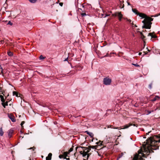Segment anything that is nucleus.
Instances as JSON below:
<instances>
[{
	"mask_svg": "<svg viewBox=\"0 0 160 160\" xmlns=\"http://www.w3.org/2000/svg\"><path fill=\"white\" fill-rule=\"evenodd\" d=\"M144 143H145L143 144V148L138 150V154L135 155L133 160H143L142 157H146L143 152L148 155L150 153L154 152L153 150L158 149L159 143H160V134L150 137L146 140V142Z\"/></svg>",
	"mask_w": 160,
	"mask_h": 160,
	"instance_id": "obj_1",
	"label": "nucleus"
},
{
	"mask_svg": "<svg viewBox=\"0 0 160 160\" xmlns=\"http://www.w3.org/2000/svg\"><path fill=\"white\" fill-rule=\"evenodd\" d=\"M82 148L83 151L80 150H78L81 155H82V156L84 157H86V156H87L88 153H89L90 151L91 150H90L89 148L88 147H77L76 148V150L77 151L78 148Z\"/></svg>",
	"mask_w": 160,
	"mask_h": 160,
	"instance_id": "obj_2",
	"label": "nucleus"
},
{
	"mask_svg": "<svg viewBox=\"0 0 160 160\" xmlns=\"http://www.w3.org/2000/svg\"><path fill=\"white\" fill-rule=\"evenodd\" d=\"M112 16L114 17H118L119 21H121L122 19V18L123 15L121 13V12H116L112 14Z\"/></svg>",
	"mask_w": 160,
	"mask_h": 160,
	"instance_id": "obj_3",
	"label": "nucleus"
},
{
	"mask_svg": "<svg viewBox=\"0 0 160 160\" xmlns=\"http://www.w3.org/2000/svg\"><path fill=\"white\" fill-rule=\"evenodd\" d=\"M103 84L105 85H109L111 83L112 80L107 77L104 78L103 80Z\"/></svg>",
	"mask_w": 160,
	"mask_h": 160,
	"instance_id": "obj_4",
	"label": "nucleus"
},
{
	"mask_svg": "<svg viewBox=\"0 0 160 160\" xmlns=\"http://www.w3.org/2000/svg\"><path fill=\"white\" fill-rule=\"evenodd\" d=\"M152 23L151 22L147 21V26H142V28H144L146 29H150L151 27V25Z\"/></svg>",
	"mask_w": 160,
	"mask_h": 160,
	"instance_id": "obj_5",
	"label": "nucleus"
},
{
	"mask_svg": "<svg viewBox=\"0 0 160 160\" xmlns=\"http://www.w3.org/2000/svg\"><path fill=\"white\" fill-rule=\"evenodd\" d=\"M132 125H133L134 126H136V127H137V126H138V125H136L135 124H133V123H128V124L125 125H124V128H121L120 129H126V128H128L129 127H130V126H132Z\"/></svg>",
	"mask_w": 160,
	"mask_h": 160,
	"instance_id": "obj_6",
	"label": "nucleus"
},
{
	"mask_svg": "<svg viewBox=\"0 0 160 160\" xmlns=\"http://www.w3.org/2000/svg\"><path fill=\"white\" fill-rule=\"evenodd\" d=\"M7 115L8 118L11 120L12 122H15L14 117L12 114L8 113Z\"/></svg>",
	"mask_w": 160,
	"mask_h": 160,
	"instance_id": "obj_7",
	"label": "nucleus"
},
{
	"mask_svg": "<svg viewBox=\"0 0 160 160\" xmlns=\"http://www.w3.org/2000/svg\"><path fill=\"white\" fill-rule=\"evenodd\" d=\"M138 15L140 17L142 18H145L146 19L147 16L145 14L139 12L138 14Z\"/></svg>",
	"mask_w": 160,
	"mask_h": 160,
	"instance_id": "obj_8",
	"label": "nucleus"
},
{
	"mask_svg": "<svg viewBox=\"0 0 160 160\" xmlns=\"http://www.w3.org/2000/svg\"><path fill=\"white\" fill-rule=\"evenodd\" d=\"M98 147V145L95 146H89L88 147L89 148L90 150H91V148L94 149V151H96V150L97 149V148Z\"/></svg>",
	"mask_w": 160,
	"mask_h": 160,
	"instance_id": "obj_9",
	"label": "nucleus"
},
{
	"mask_svg": "<svg viewBox=\"0 0 160 160\" xmlns=\"http://www.w3.org/2000/svg\"><path fill=\"white\" fill-rule=\"evenodd\" d=\"M52 154L51 153H50L48 154V156L46 158V160H50L51 159Z\"/></svg>",
	"mask_w": 160,
	"mask_h": 160,
	"instance_id": "obj_10",
	"label": "nucleus"
},
{
	"mask_svg": "<svg viewBox=\"0 0 160 160\" xmlns=\"http://www.w3.org/2000/svg\"><path fill=\"white\" fill-rule=\"evenodd\" d=\"M148 36H151V38H157V36L155 35H152V33H148Z\"/></svg>",
	"mask_w": 160,
	"mask_h": 160,
	"instance_id": "obj_11",
	"label": "nucleus"
},
{
	"mask_svg": "<svg viewBox=\"0 0 160 160\" xmlns=\"http://www.w3.org/2000/svg\"><path fill=\"white\" fill-rule=\"evenodd\" d=\"M13 132V130L10 129L8 133V135L9 137L10 138L12 137V134Z\"/></svg>",
	"mask_w": 160,
	"mask_h": 160,
	"instance_id": "obj_12",
	"label": "nucleus"
},
{
	"mask_svg": "<svg viewBox=\"0 0 160 160\" xmlns=\"http://www.w3.org/2000/svg\"><path fill=\"white\" fill-rule=\"evenodd\" d=\"M153 19L147 16L146 18V20L147 21L151 22L153 20Z\"/></svg>",
	"mask_w": 160,
	"mask_h": 160,
	"instance_id": "obj_13",
	"label": "nucleus"
},
{
	"mask_svg": "<svg viewBox=\"0 0 160 160\" xmlns=\"http://www.w3.org/2000/svg\"><path fill=\"white\" fill-rule=\"evenodd\" d=\"M13 95H15L17 97H20V93H18L17 92L13 91Z\"/></svg>",
	"mask_w": 160,
	"mask_h": 160,
	"instance_id": "obj_14",
	"label": "nucleus"
},
{
	"mask_svg": "<svg viewBox=\"0 0 160 160\" xmlns=\"http://www.w3.org/2000/svg\"><path fill=\"white\" fill-rule=\"evenodd\" d=\"M108 128H112L119 129V127H113L112 125H108Z\"/></svg>",
	"mask_w": 160,
	"mask_h": 160,
	"instance_id": "obj_15",
	"label": "nucleus"
},
{
	"mask_svg": "<svg viewBox=\"0 0 160 160\" xmlns=\"http://www.w3.org/2000/svg\"><path fill=\"white\" fill-rule=\"evenodd\" d=\"M159 98H160V97L158 96H156L153 99H152L151 100V101L152 102H154V101H156L158 99H159Z\"/></svg>",
	"mask_w": 160,
	"mask_h": 160,
	"instance_id": "obj_16",
	"label": "nucleus"
},
{
	"mask_svg": "<svg viewBox=\"0 0 160 160\" xmlns=\"http://www.w3.org/2000/svg\"><path fill=\"white\" fill-rule=\"evenodd\" d=\"M85 132H86L87 134L88 135L91 137H93V134L92 133L89 132H88V131H86Z\"/></svg>",
	"mask_w": 160,
	"mask_h": 160,
	"instance_id": "obj_17",
	"label": "nucleus"
},
{
	"mask_svg": "<svg viewBox=\"0 0 160 160\" xmlns=\"http://www.w3.org/2000/svg\"><path fill=\"white\" fill-rule=\"evenodd\" d=\"M132 12L135 13V14L138 15V14L139 13V12H138V11L136 9H134L132 8Z\"/></svg>",
	"mask_w": 160,
	"mask_h": 160,
	"instance_id": "obj_18",
	"label": "nucleus"
},
{
	"mask_svg": "<svg viewBox=\"0 0 160 160\" xmlns=\"http://www.w3.org/2000/svg\"><path fill=\"white\" fill-rule=\"evenodd\" d=\"M68 154H69V153L68 152H64L63 154V155L64 157V158H66V157H67Z\"/></svg>",
	"mask_w": 160,
	"mask_h": 160,
	"instance_id": "obj_19",
	"label": "nucleus"
},
{
	"mask_svg": "<svg viewBox=\"0 0 160 160\" xmlns=\"http://www.w3.org/2000/svg\"><path fill=\"white\" fill-rule=\"evenodd\" d=\"M142 23H143V25L142 26H146L147 24V21L146 20V19H145L142 21Z\"/></svg>",
	"mask_w": 160,
	"mask_h": 160,
	"instance_id": "obj_20",
	"label": "nucleus"
},
{
	"mask_svg": "<svg viewBox=\"0 0 160 160\" xmlns=\"http://www.w3.org/2000/svg\"><path fill=\"white\" fill-rule=\"evenodd\" d=\"M25 123V122L24 121H22L21 123V128L22 129H23L24 126H23V125Z\"/></svg>",
	"mask_w": 160,
	"mask_h": 160,
	"instance_id": "obj_21",
	"label": "nucleus"
},
{
	"mask_svg": "<svg viewBox=\"0 0 160 160\" xmlns=\"http://www.w3.org/2000/svg\"><path fill=\"white\" fill-rule=\"evenodd\" d=\"M3 134V132L2 131V128L1 127L0 128V135L2 136Z\"/></svg>",
	"mask_w": 160,
	"mask_h": 160,
	"instance_id": "obj_22",
	"label": "nucleus"
},
{
	"mask_svg": "<svg viewBox=\"0 0 160 160\" xmlns=\"http://www.w3.org/2000/svg\"><path fill=\"white\" fill-rule=\"evenodd\" d=\"M8 55L9 56H12L13 55L12 52L10 51H8Z\"/></svg>",
	"mask_w": 160,
	"mask_h": 160,
	"instance_id": "obj_23",
	"label": "nucleus"
},
{
	"mask_svg": "<svg viewBox=\"0 0 160 160\" xmlns=\"http://www.w3.org/2000/svg\"><path fill=\"white\" fill-rule=\"evenodd\" d=\"M46 58V57H44L42 55H41L40 56L39 58L40 60H43Z\"/></svg>",
	"mask_w": 160,
	"mask_h": 160,
	"instance_id": "obj_24",
	"label": "nucleus"
},
{
	"mask_svg": "<svg viewBox=\"0 0 160 160\" xmlns=\"http://www.w3.org/2000/svg\"><path fill=\"white\" fill-rule=\"evenodd\" d=\"M120 7L121 8H123L124 7V4L123 3H122L121 2V1H120Z\"/></svg>",
	"mask_w": 160,
	"mask_h": 160,
	"instance_id": "obj_25",
	"label": "nucleus"
},
{
	"mask_svg": "<svg viewBox=\"0 0 160 160\" xmlns=\"http://www.w3.org/2000/svg\"><path fill=\"white\" fill-rule=\"evenodd\" d=\"M73 147H74V146H72V147L71 148H70V149L69 150L68 152H69V153L71 152L72 151H73Z\"/></svg>",
	"mask_w": 160,
	"mask_h": 160,
	"instance_id": "obj_26",
	"label": "nucleus"
},
{
	"mask_svg": "<svg viewBox=\"0 0 160 160\" xmlns=\"http://www.w3.org/2000/svg\"><path fill=\"white\" fill-rule=\"evenodd\" d=\"M152 83L151 82L150 84H149V85H148V88L150 89H152Z\"/></svg>",
	"mask_w": 160,
	"mask_h": 160,
	"instance_id": "obj_27",
	"label": "nucleus"
},
{
	"mask_svg": "<svg viewBox=\"0 0 160 160\" xmlns=\"http://www.w3.org/2000/svg\"><path fill=\"white\" fill-rule=\"evenodd\" d=\"M112 54V53H110V54ZM111 55H110V54H109L108 53H107V54L106 55H105L104 56V57H111Z\"/></svg>",
	"mask_w": 160,
	"mask_h": 160,
	"instance_id": "obj_28",
	"label": "nucleus"
},
{
	"mask_svg": "<svg viewBox=\"0 0 160 160\" xmlns=\"http://www.w3.org/2000/svg\"><path fill=\"white\" fill-rule=\"evenodd\" d=\"M100 142V145H102V143L103 142L102 141L101 142V141H99V142H97L96 143V144H98Z\"/></svg>",
	"mask_w": 160,
	"mask_h": 160,
	"instance_id": "obj_29",
	"label": "nucleus"
},
{
	"mask_svg": "<svg viewBox=\"0 0 160 160\" xmlns=\"http://www.w3.org/2000/svg\"><path fill=\"white\" fill-rule=\"evenodd\" d=\"M7 24L10 25L12 26V25L13 23L10 21H9L8 22V23Z\"/></svg>",
	"mask_w": 160,
	"mask_h": 160,
	"instance_id": "obj_30",
	"label": "nucleus"
},
{
	"mask_svg": "<svg viewBox=\"0 0 160 160\" xmlns=\"http://www.w3.org/2000/svg\"><path fill=\"white\" fill-rule=\"evenodd\" d=\"M22 95L21 94L20 98H21V99L22 100L21 102V105H22V99H23V101L24 102L25 101V100H24V99H22Z\"/></svg>",
	"mask_w": 160,
	"mask_h": 160,
	"instance_id": "obj_31",
	"label": "nucleus"
},
{
	"mask_svg": "<svg viewBox=\"0 0 160 160\" xmlns=\"http://www.w3.org/2000/svg\"><path fill=\"white\" fill-rule=\"evenodd\" d=\"M132 65H133L135 66H136V67H140L139 65L137 63H136V64L132 63Z\"/></svg>",
	"mask_w": 160,
	"mask_h": 160,
	"instance_id": "obj_32",
	"label": "nucleus"
},
{
	"mask_svg": "<svg viewBox=\"0 0 160 160\" xmlns=\"http://www.w3.org/2000/svg\"><path fill=\"white\" fill-rule=\"evenodd\" d=\"M91 153L90 152V153H88V154H87V159H88V158L89 157V156L91 155Z\"/></svg>",
	"mask_w": 160,
	"mask_h": 160,
	"instance_id": "obj_33",
	"label": "nucleus"
},
{
	"mask_svg": "<svg viewBox=\"0 0 160 160\" xmlns=\"http://www.w3.org/2000/svg\"><path fill=\"white\" fill-rule=\"evenodd\" d=\"M159 15H160V14H156V15H152L151 16V17H158V16Z\"/></svg>",
	"mask_w": 160,
	"mask_h": 160,
	"instance_id": "obj_34",
	"label": "nucleus"
},
{
	"mask_svg": "<svg viewBox=\"0 0 160 160\" xmlns=\"http://www.w3.org/2000/svg\"><path fill=\"white\" fill-rule=\"evenodd\" d=\"M59 157L60 158H64V156L63 155H59Z\"/></svg>",
	"mask_w": 160,
	"mask_h": 160,
	"instance_id": "obj_35",
	"label": "nucleus"
},
{
	"mask_svg": "<svg viewBox=\"0 0 160 160\" xmlns=\"http://www.w3.org/2000/svg\"><path fill=\"white\" fill-rule=\"evenodd\" d=\"M141 38L142 39H143L145 38V37L143 34L141 36Z\"/></svg>",
	"mask_w": 160,
	"mask_h": 160,
	"instance_id": "obj_36",
	"label": "nucleus"
},
{
	"mask_svg": "<svg viewBox=\"0 0 160 160\" xmlns=\"http://www.w3.org/2000/svg\"><path fill=\"white\" fill-rule=\"evenodd\" d=\"M36 149V148H35V147H32H32H31V148H29V149H32V150H33V151H34V149Z\"/></svg>",
	"mask_w": 160,
	"mask_h": 160,
	"instance_id": "obj_37",
	"label": "nucleus"
},
{
	"mask_svg": "<svg viewBox=\"0 0 160 160\" xmlns=\"http://www.w3.org/2000/svg\"><path fill=\"white\" fill-rule=\"evenodd\" d=\"M1 101L2 102V103H4V102L5 101V100L4 99V98H3V99L1 100Z\"/></svg>",
	"mask_w": 160,
	"mask_h": 160,
	"instance_id": "obj_38",
	"label": "nucleus"
},
{
	"mask_svg": "<svg viewBox=\"0 0 160 160\" xmlns=\"http://www.w3.org/2000/svg\"><path fill=\"white\" fill-rule=\"evenodd\" d=\"M81 14L82 16H84L87 15L85 13H82Z\"/></svg>",
	"mask_w": 160,
	"mask_h": 160,
	"instance_id": "obj_39",
	"label": "nucleus"
},
{
	"mask_svg": "<svg viewBox=\"0 0 160 160\" xmlns=\"http://www.w3.org/2000/svg\"><path fill=\"white\" fill-rule=\"evenodd\" d=\"M2 106L4 107V108H5V104L4 103H2Z\"/></svg>",
	"mask_w": 160,
	"mask_h": 160,
	"instance_id": "obj_40",
	"label": "nucleus"
},
{
	"mask_svg": "<svg viewBox=\"0 0 160 160\" xmlns=\"http://www.w3.org/2000/svg\"><path fill=\"white\" fill-rule=\"evenodd\" d=\"M132 27H134V26L135 27H137V25H136L134 24H133V22L132 23Z\"/></svg>",
	"mask_w": 160,
	"mask_h": 160,
	"instance_id": "obj_41",
	"label": "nucleus"
},
{
	"mask_svg": "<svg viewBox=\"0 0 160 160\" xmlns=\"http://www.w3.org/2000/svg\"><path fill=\"white\" fill-rule=\"evenodd\" d=\"M8 102L6 101V102H4L6 106H8Z\"/></svg>",
	"mask_w": 160,
	"mask_h": 160,
	"instance_id": "obj_42",
	"label": "nucleus"
},
{
	"mask_svg": "<svg viewBox=\"0 0 160 160\" xmlns=\"http://www.w3.org/2000/svg\"><path fill=\"white\" fill-rule=\"evenodd\" d=\"M0 98H1V100H2V99H3L4 98L3 96L2 95H0Z\"/></svg>",
	"mask_w": 160,
	"mask_h": 160,
	"instance_id": "obj_43",
	"label": "nucleus"
},
{
	"mask_svg": "<svg viewBox=\"0 0 160 160\" xmlns=\"http://www.w3.org/2000/svg\"><path fill=\"white\" fill-rule=\"evenodd\" d=\"M59 4L62 7L63 5V3L62 2H60L59 3Z\"/></svg>",
	"mask_w": 160,
	"mask_h": 160,
	"instance_id": "obj_44",
	"label": "nucleus"
},
{
	"mask_svg": "<svg viewBox=\"0 0 160 160\" xmlns=\"http://www.w3.org/2000/svg\"><path fill=\"white\" fill-rule=\"evenodd\" d=\"M0 69H1L2 70H1V72L2 73L3 69H2V68L1 67V66L0 65Z\"/></svg>",
	"mask_w": 160,
	"mask_h": 160,
	"instance_id": "obj_45",
	"label": "nucleus"
},
{
	"mask_svg": "<svg viewBox=\"0 0 160 160\" xmlns=\"http://www.w3.org/2000/svg\"><path fill=\"white\" fill-rule=\"evenodd\" d=\"M143 52L144 53V54L143 55V56H144L145 55H146L148 54V52Z\"/></svg>",
	"mask_w": 160,
	"mask_h": 160,
	"instance_id": "obj_46",
	"label": "nucleus"
},
{
	"mask_svg": "<svg viewBox=\"0 0 160 160\" xmlns=\"http://www.w3.org/2000/svg\"><path fill=\"white\" fill-rule=\"evenodd\" d=\"M20 132H21V137H22V138H23V137H22V136L21 135V134L23 132H22V130L21 129V131H20Z\"/></svg>",
	"mask_w": 160,
	"mask_h": 160,
	"instance_id": "obj_47",
	"label": "nucleus"
},
{
	"mask_svg": "<svg viewBox=\"0 0 160 160\" xmlns=\"http://www.w3.org/2000/svg\"><path fill=\"white\" fill-rule=\"evenodd\" d=\"M127 21L129 22H131V21L130 19H127Z\"/></svg>",
	"mask_w": 160,
	"mask_h": 160,
	"instance_id": "obj_48",
	"label": "nucleus"
},
{
	"mask_svg": "<svg viewBox=\"0 0 160 160\" xmlns=\"http://www.w3.org/2000/svg\"><path fill=\"white\" fill-rule=\"evenodd\" d=\"M151 132V131H150V132H148V133H146V135H148V134H149V133H150Z\"/></svg>",
	"mask_w": 160,
	"mask_h": 160,
	"instance_id": "obj_49",
	"label": "nucleus"
},
{
	"mask_svg": "<svg viewBox=\"0 0 160 160\" xmlns=\"http://www.w3.org/2000/svg\"><path fill=\"white\" fill-rule=\"evenodd\" d=\"M65 159H67V160H69V159H70V158H67L66 157V158H65Z\"/></svg>",
	"mask_w": 160,
	"mask_h": 160,
	"instance_id": "obj_50",
	"label": "nucleus"
},
{
	"mask_svg": "<svg viewBox=\"0 0 160 160\" xmlns=\"http://www.w3.org/2000/svg\"><path fill=\"white\" fill-rule=\"evenodd\" d=\"M108 16V14H105V16H104V18H105V17H107V16Z\"/></svg>",
	"mask_w": 160,
	"mask_h": 160,
	"instance_id": "obj_51",
	"label": "nucleus"
},
{
	"mask_svg": "<svg viewBox=\"0 0 160 160\" xmlns=\"http://www.w3.org/2000/svg\"><path fill=\"white\" fill-rule=\"evenodd\" d=\"M151 33H152V35H155V32H151Z\"/></svg>",
	"mask_w": 160,
	"mask_h": 160,
	"instance_id": "obj_52",
	"label": "nucleus"
},
{
	"mask_svg": "<svg viewBox=\"0 0 160 160\" xmlns=\"http://www.w3.org/2000/svg\"><path fill=\"white\" fill-rule=\"evenodd\" d=\"M142 54V52H139V53H138V55H141Z\"/></svg>",
	"mask_w": 160,
	"mask_h": 160,
	"instance_id": "obj_53",
	"label": "nucleus"
},
{
	"mask_svg": "<svg viewBox=\"0 0 160 160\" xmlns=\"http://www.w3.org/2000/svg\"><path fill=\"white\" fill-rule=\"evenodd\" d=\"M68 59V58H66L65 59V60H64V61H67Z\"/></svg>",
	"mask_w": 160,
	"mask_h": 160,
	"instance_id": "obj_54",
	"label": "nucleus"
},
{
	"mask_svg": "<svg viewBox=\"0 0 160 160\" xmlns=\"http://www.w3.org/2000/svg\"><path fill=\"white\" fill-rule=\"evenodd\" d=\"M140 34L141 35V36H142L143 35V34L142 32H140Z\"/></svg>",
	"mask_w": 160,
	"mask_h": 160,
	"instance_id": "obj_55",
	"label": "nucleus"
},
{
	"mask_svg": "<svg viewBox=\"0 0 160 160\" xmlns=\"http://www.w3.org/2000/svg\"><path fill=\"white\" fill-rule=\"evenodd\" d=\"M128 2V5H131V4H130V3L129 2Z\"/></svg>",
	"mask_w": 160,
	"mask_h": 160,
	"instance_id": "obj_56",
	"label": "nucleus"
},
{
	"mask_svg": "<svg viewBox=\"0 0 160 160\" xmlns=\"http://www.w3.org/2000/svg\"><path fill=\"white\" fill-rule=\"evenodd\" d=\"M147 49H148V52H150V50H149V49H148V48H147Z\"/></svg>",
	"mask_w": 160,
	"mask_h": 160,
	"instance_id": "obj_57",
	"label": "nucleus"
},
{
	"mask_svg": "<svg viewBox=\"0 0 160 160\" xmlns=\"http://www.w3.org/2000/svg\"><path fill=\"white\" fill-rule=\"evenodd\" d=\"M2 92V94H3V93L4 92V91H2V92Z\"/></svg>",
	"mask_w": 160,
	"mask_h": 160,
	"instance_id": "obj_58",
	"label": "nucleus"
},
{
	"mask_svg": "<svg viewBox=\"0 0 160 160\" xmlns=\"http://www.w3.org/2000/svg\"><path fill=\"white\" fill-rule=\"evenodd\" d=\"M107 114H108V113H106L105 115H106V116H108Z\"/></svg>",
	"mask_w": 160,
	"mask_h": 160,
	"instance_id": "obj_59",
	"label": "nucleus"
},
{
	"mask_svg": "<svg viewBox=\"0 0 160 160\" xmlns=\"http://www.w3.org/2000/svg\"><path fill=\"white\" fill-rule=\"evenodd\" d=\"M142 131H144V129H142Z\"/></svg>",
	"mask_w": 160,
	"mask_h": 160,
	"instance_id": "obj_60",
	"label": "nucleus"
},
{
	"mask_svg": "<svg viewBox=\"0 0 160 160\" xmlns=\"http://www.w3.org/2000/svg\"><path fill=\"white\" fill-rule=\"evenodd\" d=\"M83 160H86L85 159H83Z\"/></svg>",
	"mask_w": 160,
	"mask_h": 160,
	"instance_id": "obj_61",
	"label": "nucleus"
}]
</instances>
